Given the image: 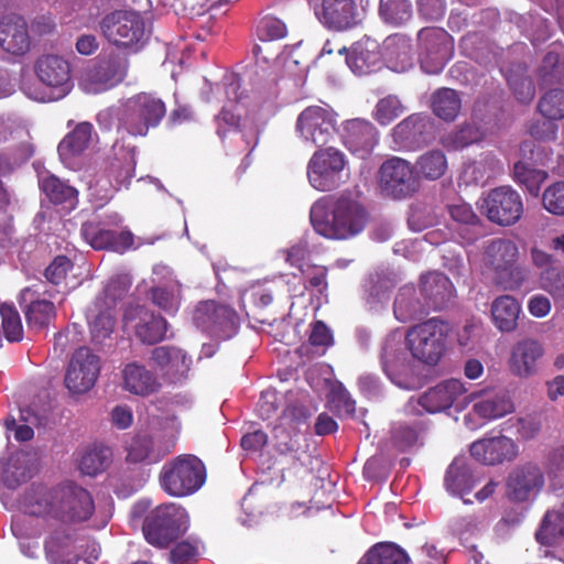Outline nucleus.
<instances>
[{
	"label": "nucleus",
	"mask_w": 564,
	"mask_h": 564,
	"mask_svg": "<svg viewBox=\"0 0 564 564\" xmlns=\"http://www.w3.org/2000/svg\"><path fill=\"white\" fill-rule=\"evenodd\" d=\"M315 15L324 26L335 31L352 29L362 20L355 0H322L315 8Z\"/></svg>",
	"instance_id": "nucleus-20"
},
{
	"label": "nucleus",
	"mask_w": 564,
	"mask_h": 564,
	"mask_svg": "<svg viewBox=\"0 0 564 564\" xmlns=\"http://www.w3.org/2000/svg\"><path fill=\"white\" fill-rule=\"evenodd\" d=\"M404 112V107L395 96H387L380 99L372 112L373 119L382 124L387 126L394 119L400 117Z\"/></svg>",
	"instance_id": "nucleus-54"
},
{
	"label": "nucleus",
	"mask_w": 564,
	"mask_h": 564,
	"mask_svg": "<svg viewBox=\"0 0 564 564\" xmlns=\"http://www.w3.org/2000/svg\"><path fill=\"white\" fill-rule=\"evenodd\" d=\"M308 340L313 347L321 348L324 352L326 348L333 345V334L323 322L317 321L312 324Z\"/></svg>",
	"instance_id": "nucleus-62"
},
{
	"label": "nucleus",
	"mask_w": 564,
	"mask_h": 564,
	"mask_svg": "<svg viewBox=\"0 0 564 564\" xmlns=\"http://www.w3.org/2000/svg\"><path fill=\"white\" fill-rule=\"evenodd\" d=\"M419 61L426 74H438L452 57L453 40L443 29L425 28L417 34Z\"/></svg>",
	"instance_id": "nucleus-12"
},
{
	"label": "nucleus",
	"mask_w": 564,
	"mask_h": 564,
	"mask_svg": "<svg viewBox=\"0 0 564 564\" xmlns=\"http://www.w3.org/2000/svg\"><path fill=\"white\" fill-rule=\"evenodd\" d=\"M337 120V113L329 106H310L299 113L295 133L305 145L323 147L336 134Z\"/></svg>",
	"instance_id": "nucleus-11"
},
{
	"label": "nucleus",
	"mask_w": 564,
	"mask_h": 564,
	"mask_svg": "<svg viewBox=\"0 0 564 564\" xmlns=\"http://www.w3.org/2000/svg\"><path fill=\"white\" fill-rule=\"evenodd\" d=\"M0 46L8 53L23 55L30 48L26 22L19 15L10 14L0 20Z\"/></svg>",
	"instance_id": "nucleus-32"
},
{
	"label": "nucleus",
	"mask_w": 564,
	"mask_h": 564,
	"mask_svg": "<svg viewBox=\"0 0 564 564\" xmlns=\"http://www.w3.org/2000/svg\"><path fill=\"white\" fill-rule=\"evenodd\" d=\"M165 115L164 102L147 93L135 95L120 106L102 110L98 113V122L110 129L117 121L118 129L132 135H145L151 127H155Z\"/></svg>",
	"instance_id": "nucleus-4"
},
{
	"label": "nucleus",
	"mask_w": 564,
	"mask_h": 564,
	"mask_svg": "<svg viewBox=\"0 0 564 564\" xmlns=\"http://www.w3.org/2000/svg\"><path fill=\"white\" fill-rule=\"evenodd\" d=\"M2 329L9 341H19L23 337V326L19 312L13 304L0 302Z\"/></svg>",
	"instance_id": "nucleus-53"
},
{
	"label": "nucleus",
	"mask_w": 564,
	"mask_h": 564,
	"mask_svg": "<svg viewBox=\"0 0 564 564\" xmlns=\"http://www.w3.org/2000/svg\"><path fill=\"white\" fill-rule=\"evenodd\" d=\"M448 325L430 318L410 327L406 332L397 328L383 339L380 364L390 381L404 390L421 386L420 365L435 366L445 350Z\"/></svg>",
	"instance_id": "nucleus-1"
},
{
	"label": "nucleus",
	"mask_w": 564,
	"mask_h": 564,
	"mask_svg": "<svg viewBox=\"0 0 564 564\" xmlns=\"http://www.w3.org/2000/svg\"><path fill=\"white\" fill-rule=\"evenodd\" d=\"M466 391L467 389L460 380L449 379L430 388L420 395L415 403L429 413L443 412L453 405L456 406V410L460 411L464 409L465 402H460L459 397ZM413 404L414 400L411 399L406 406L408 411H411Z\"/></svg>",
	"instance_id": "nucleus-17"
},
{
	"label": "nucleus",
	"mask_w": 564,
	"mask_h": 564,
	"mask_svg": "<svg viewBox=\"0 0 564 564\" xmlns=\"http://www.w3.org/2000/svg\"><path fill=\"white\" fill-rule=\"evenodd\" d=\"M544 208L554 215H564V182L549 186L542 197Z\"/></svg>",
	"instance_id": "nucleus-59"
},
{
	"label": "nucleus",
	"mask_w": 564,
	"mask_h": 564,
	"mask_svg": "<svg viewBox=\"0 0 564 564\" xmlns=\"http://www.w3.org/2000/svg\"><path fill=\"white\" fill-rule=\"evenodd\" d=\"M40 185L46 196L55 204H75L77 191L54 175L42 176Z\"/></svg>",
	"instance_id": "nucleus-48"
},
{
	"label": "nucleus",
	"mask_w": 564,
	"mask_h": 564,
	"mask_svg": "<svg viewBox=\"0 0 564 564\" xmlns=\"http://www.w3.org/2000/svg\"><path fill=\"white\" fill-rule=\"evenodd\" d=\"M481 138L482 133L476 126L466 124L448 134L443 140V144L448 149L458 150L479 141Z\"/></svg>",
	"instance_id": "nucleus-56"
},
{
	"label": "nucleus",
	"mask_w": 564,
	"mask_h": 564,
	"mask_svg": "<svg viewBox=\"0 0 564 564\" xmlns=\"http://www.w3.org/2000/svg\"><path fill=\"white\" fill-rule=\"evenodd\" d=\"M188 522V514L184 508L175 503H166L147 514L142 531L150 544L165 547L185 533Z\"/></svg>",
	"instance_id": "nucleus-7"
},
{
	"label": "nucleus",
	"mask_w": 564,
	"mask_h": 564,
	"mask_svg": "<svg viewBox=\"0 0 564 564\" xmlns=\"http://www.w3.org/2000/svg\"><path fill=\"white\" fill-rule=\"evenodd\" d=\"M477 480L463 459H455L447 469L445 486L452 495L459 496L465 503H471L464 496L471 491Z\"/></svg>",
	"instance_id": "nucleus-42"
},
{
	"label": "nucleus",
	"mask_w": 564,
	"mask_h": 564,
	"mask_svg": "<svg viewBox=\"0 0 564 564\" xmlns=\"http://www.w3.org/2000/svg\"><path fill=\"white\" fill-rule=\"evenodd\" d=\"M82 236L94 249H111L116 252H124L132 246L133 237L130 231L116 232L101 228L95 223H85L82 227Z\"/></svg>",
	"instance_id": "nucleus-31"
},
{
	"label": "nucleus",
	"mask_w": 564,
	"mask_h": 564,
	"mask_svg": "<svg viewBox=\"0 0 564 564\" xmlns=\"http://www.w3.org/2000/svg\"><path fill=\"white\" fill-rule=\"evenodd\" d=\"M111 452L105 446H94L85 449L78 460L83 474L95 476L106 469L110 462Z\"/></svg>",
	"instance_id": "nucleus-47"
},
{
	"label": "nucleus",
	"mask_w": 564,
	"mask_h": 564,
	"mask_svg": "<svg viewBox=\"0 0 564 564\" xmlns=\"http://www.w3.org/2000/svg\"><path fill=\"white\" fill-rule=\"evenodd\" d=\"M404 551L393 543H378L372 546L358 564H408Z\"/></svg>",
	"instance_id": "nucleus-44"
},
{
	"label": "nucleus",
	"mask_w": 564,
	"mask_h": 564,
	"mask_svg": "<svg viewBox=\"0 0 564 564\" xmlns=\"http://www.w3.org/2000/svg\"><path fill=\"white\" fill-rule=\"evenodd\" d=\"M343 139L350 151L364 156L376 145L377 131L367 120L351 119L343 126Z\"/></svg>",
	"instance_id": "nucleus-34"
},
{
	"label": "nucleus",
	"mask_w": 564,
	"mask_h": 564,
	"mask_svg": "<svg viewBox=\"0 0 564 564\" xmlns=\"http://www.w3.org/2000/svg\"><path fill=\"white\" fill-rule=\"evenodd\" d=\"M379 185L387 196L402 199L416 193L420 182L409 161L392 156L386 160L379 169Z\"/></svg>",
	"instance_id": "nucleus-13"
},
{
	"label": "nucleus",
	"mask_w": 564,
	"mask_h": 564,
	"mask_svg": "<svg viewBox=\"0 0 564 564\" xmlns=\"http://www.w3.org/2000/svg\"><path fill=\"white\" fill-rule=\"evenodd\" d=\"M378 43L366 39L357 42L346 57V64L356 75H364L375 70L380 64Z\"/></svg>",
	"instance_id": "nucleus-39"
},
{
	"label": "nucleus",
	"mask_w": 564,
	"mask_h": 564,
	"mask_svg": "<svg viewBox=\"0 0 564 564\" xmlns=\"http://www.w3.org/2000/svg\"><path fill=\"white\" fill-rule=\"evenodd\" d=\"M123 328L149 345L163 340L167 330L166 321L143 306L129 307L126 311Z\"/></svg>",
	"instance_id": "nucleus-19"
},
{
	"label": "nucleus",
	"mask_w": 564,
	"mask_h": 564,
	"mask_svg": "<svg viewBox=\"0 0 564 564\" xmlns=\"http://www.w3.org/2000/svg\"><path fill=\"white\" fill-rule=\"evenodd\" d=\"M513 174L516 182L523 185L533 196L539 195L540 187L547 177L544 171L532 169L523 162L514 164Z\"/></svg>",
	"instance_id": "nucleus-52"
},
{
	"label": "nucleus",
	"mask_w": 564,
	"mask_h": 564,
	"mask_svg": "<svg viewBox=\"0 0 564 564\" xmlns=\"http://www.w3.org/2000/svg\"><path fill=\"white\" fill-rule=\"evenodd\" d=\"M310 219L318 235L328 239L346 240L365 229L368 216L358 200L340 195L317 199L311 207Z\"/></svg>",
	"instance_id": "nucleus-3"
},
{
	"label": "nucleus",
	"mask_w": 564,
	"mask_h": 564,
	"mask_svg": "<svg viewBox=\"0 0 564 564\" xmlns=\"http://www.w3.org/2000/svg\"><path fill=\"white\" fill-rule=\"evenodd\" d=\"M121 384L123 390L139 397H149L161 389L158 377L137 361L128 362L122 367Z\"/></svg>",
	"instance_id": "nucleus-30"
},
{
	"label": "nucleus",
	"mask_w": 564,
	"mask_h": 564,
	"mask_svg": "<svg viewBox=\"0 0 564 564\" xmlns=\"http://www.w3.org/2000/svg\"><path fill=\"white\" fill-rule=\"evenodd\" d=\"M544 486V475L534 464H527L513 470L508 479L509 496L517 501L534 499Z\"/></svg>",
	"instance_id": "nucleus-25"
},
{
	"label": "nucleus",
	"mask_w": 564,
	"mask_h": 564,
	"mask_svg": "<svg viewBox=\"0 0 564 564\" xmlns=\"http://www.w3.org/2000/svg\"><path fill=\"white\" fill-rule=\"evenodd\" d=\"M482 208L492 223L510 226L520 219L523 213V203L519 193L513 188L500 186L487 195Z\"/></svg>",
	"instance_id": "nucleus-16"
},
{
	"label": "nucleus",
	"mask_w": 564,
	"mask_h": 564,
	"mask_svg": "<svg viewBox=\"0 0 564 564\" xmlns=\"http://www.w3.org/2000/svg\"><path fill=\"white\" fill-rule=\"evenodd\" d=\"M72 268V262L64 256L56 257L45 270V278L53 284H59Z\"/></svg>",
	"instance_id": "nucleus-63"
},
{
	"label": "nucleus",
	"mask_w": 564,
	"mask_h": 564,
	"mask_svg": "<svg viewBox=\"0 0 564 564\" xmlns=\"http://www.w3.org/2000/svg\"><path fill=\"white\" fill-rule=\"evenodd\" d=\"M433 129L427 116L414 113L405 118L392 130V137L399 148L410 149L427 141Z\"/></svg>",
	"instance_id": "nucleus-29"
},
{
	"label": "nucleus",
	"mask_w": 564,
	"mask_h": 564,
	"mask_svg": "<svg viewBox=\"0 0 564 564\" xmlns=\"http://www.w3.org/2000/svg\"><path fill=\"white\" fill-rule=\"evenodd\" d=\"M286 35V26L283 21L265 17L260 20L257 26V36L262 42L275 41Z\"/></svg>",
	"instance_id": "nucleus-58"
},
{
	"label": "nucleus",
	"mask_w": 564,
	"mask_h": 564,
	"mask_svg": "<svg viewBox=\"0 0 564 564\" xmlns=\"http://www.w3.org/2000/svg\"><path fill=\"white\" fill-rule=\"evenodd\" d=\"M54 314V305L45 300L32 302L25 311L29 326L35 329L46 326Z\"/></svg>",
	"instance_id": "nucleus-55"
},
{
	"label": "nucleus",
	"mask_w": 564,
	"mask_h": 564,
	"mask_svg": "<svg viewBox=\"0 0 564 564\" xmlns=\"http://www.w3.org/2000/svg\"><path fill=\"white\" fill-rule=\"evenodd\" d=\"M448 212H449L451 218L455 223H457L462 226L468 227L465 229L467 236H465L463 232L459 234L462 236V238L464 240H466V242L474 241L477 238V236L480 234V231L477 230L478 217L474 213L470 205H468L467 203L453 204L448 207Z\"/></svg>",
	"instance_id": "nucleus-49"
},
{
	"label": "nucleus",
	"mask_w": 564,
	"mask_h": 564,
	"mask_svg": "<svg viewBox=\"0 0 564 564\" xmlns=\"http://www.w3.org/2000/svg\"><path fill=\"white\" fill-rule=\"evenodd\" d=\"M473 403L471 410L465 415V425L476 430L485 423L502 417L513 411L512 401L494 389H481L466 397Z\"/></svg>",
	"instance_id": "nucleus-14"
},
{
	"label": "nucleus",
	"mask_w": 564,
	"mask_h": 564,
	"mask_svg": "<svg viewBox=\"0 0 564 564\" xmlns=\"http://www.w3.org/2000/svg\"><path fill=\"white\" fill-rule=\"evenodd\" d=\"M328 403L330 409L338 414H351L355 411V401L351 400L348 391L340 382L332 383Z\"/></svg>",
	"instance_id": "nucleus-57"
},
{
	"label": "nucleus",
	"mask_w": 564,
	"mask_h": 564,
	"mask_svg": "<svg viewBox=\"0 0 564 564\" xmlns=\"http://www.w3.org/2000/svg\"><path fill=\"white\" fill-rule=\"evenodd\" d=\"M508 83L519 101L530 102L533 99L534 86L529 78H518L510 76L508 77Z\"/></svg>",
	"instance_id": "nucleus-64"
},
{
	"label": "nucleus",
	"mask_w": 564,
	"mask_h": 564,
	"mask_svg": "<svg viewBox=\"0 0 564 564\" xmlns=\"http://www.w3.org/2000/svg\"><path fill=\"white\" fill-rule=\"evenodd\" d=\"M172 444L156 443L152 436L135 435L127 446V460L131 463H158L170 451Z\"/></svg>",
	"instance_id": "nucleus-37"
},
{
	"label": "nucleus",
	"mask_w": 564,
	"mask_h": 564,
	"mask_svg": "<svg viewBox=\"0 0 564 564\" xmlns=\"http://www.w3.org/2000/svg\"><path fill=\"white\" fill-rule=\"evenodd\" d=\"M470 455L485 465L500 464L516 457L517 445L503 435L484 437L470 445Z\"/></svg>",
	"instance_id": "nucleus-27"
},
{
	"label": "nucleus",
	"mask_w": 564,
	"mask_h": 564,
	"mask_svg": "<svg viewBox=\"0 0 564 564\" xmlns=\"http://www.w3.org/2000/svg\"><path fill=\"white\" fill-rule=\"evenodd\" d=\"M447 159L441 150H430L421 154L414 165V173L420 178L436 181L441 178L447 170Z\"/></svg>",
	"instance_id": "nucleus-43"
},
{
	"label": "nucleus",
	"mask_w": 564,
	"mask_h": 564,
	"mask_svg": "<svg viewBox=\"0 0 564 564\" xmlns=\"http://www.w3.org/2000/svg\"><path fill=\"white\" fill-rule=\"evenodd\" d=\"M544 354L545 349L540 340L532 337L522 338L510 348L507 360L508 369L517 378H531L538 373L539 361Z\"/></svg>",
	"instance_id": "nucleus-21"
},
{
	"label": "nucleus",
	"mask_w": 564,
	"mask_h": 564,
	"mask_svg": "<svg viewBox=\"0 0 564 564\" xmlns=\"http://www.w3.org/2000/svg\"><path fill=\"white\" fill-rule=\"evenodd\" d=\"M30 477L29 457L14 453L0 459V499L4 501L7 489H15ZM6 505V502H3Z\"/></svg>",
	"instance_id": "nucleus-36"
},
{
	"label": "nucleus",
	"mask_w": 564,
	"mask_h": 564,
	"mask_svg": "<svg viewBox=\"0 0 564 564\" xmlns=\"http://www.w3.org/2000/svg\"><path fill=\"white\" fill-rule=\"evenodd\" d=\"M128 285L127 278L119 282L111 281L87 308L86 319L95 344H102L113 333L117 325V300L128 290Z\"/></svg>",
	"instance_id": "nucleus-8"
},
{
	"label": "nucleus",
	"mask_w": 564,
	"mask_h": 564,
	"mask_svg": "<svg viewBox=\"0 0 564 564\" xmlns=\"http://www.w3.org/2000/svg\"><path fill=\"white\" fill-rule=\"evenodd\" d=\"M540 112L549 120L533 124L530 133L538 140H552L556 135V124L552 120L564 117V90L552 89L539 102Z\"/></svg>",
	"instance_id": "nucleus-26"
},
{
	"label": "nucleus",
	"mask_w": 564,
	"mask_h": 564,
	"mask_svg": "<svg viewBox=\"0 0 564 564\" xmlns=\"http://www.w3.org/2000/svg\"><path fill=\"white\" fill-rule=\"evenodd\" d=\"M460 107V97L454 89L442 88L433 95V111L443 120H454L457 117Z\"/></svg>",
	"instance_id": "nucleus-45"
},
{
	"label": "nucleus",
	"mask_w": 564,
	"mask_h": 564,
	"mask_svg": "<svg viewBox=\"0 0 564 564\" xmlns=\"http://www.w3.org/2000/svg\"><path fill=\"white\" fill-rule=\"evenodd\" d=\"M392 440L399 449L404 451L417 443L419 431L412 426L399 424L392 430Z\"/></svg>",
	"instance_id": "nucleus-61"
},
{
	"label": "nucleus",
	"mask_w": 564,
	"mask_h": 564,
	"mask_svg": "<svg viewBox=\"0 0 564 564\" xmlns=\"http://www.w3.org/2000/svg\"><path fill=\"white\" fill-rule=\"evenodd\" d=\"M93 126L82 122L75 127L58 144V155L65 166L76 170L79 159L89 148L93 140Z\"/></svg>",
	"instance_id": "nucleus-28"
},
{
	"label": "nucleus",
	"mask_w": 564,
	"mask_h": 564,
	"mask_svg": "<svg viewBox=\"0 0 564 564\" xmlns=\"http://www.w3.org/2000/svg\"><path fill=\"white\" fill-rule=\"evenodd\" d=\"M420 293L433 310L443 308L454 295L451 280L440 272H429L421 275Z\"/></svg>",
	"instance_id": "nucleus-35"
},
{
	"label": "nucleus",
	"mask_w": 564,
	"mask_h": 564,
	"mask_svg": "<svg viewBox=\"0 0 564 564\" xmlns=\"http://www.w3.org/2000/svg\"><path fill=\"white\" fill-rule=\"evenodd\" d=\"M34 72L45 90L24 83L22 90L30 99L41 102L59 100L73 88L69 64L59 56L40 57L34 65Z\"/></svg>",
	"instance_id": "nucleus-6"
},
{
	"label": "nucleus",
	"mask_w": 564,
	"mask_h": 564,
	"mask_svg": "<svg viewBox=\"0 0 564 564\" xmlns=\"http://www.w3.org/2000/svg\"><path fill=\"white\" fill-rule=\"evenodd\" d=\"M101 361L88 347H80L72 355L66 373L65 386L72 394L90 391L100 373Z\"/></svg>",
	"instance_id": "nucleus-15"
},
{
	"label": "nucleus",
	"mask_w": 564,
	"mask_h": 564,
	"mask_svg": "<svg viewBox=\"0 0 564 564\" xmlns=\"http://www.w3.org/2000/svg\"><path fill=\"white\" fill-rule=\"evenodd\" d=\"M161 486L174 497L196 492L205 482V467L194 455H180L165 464L160 475Z\"/></svg>",
	"instance_id": "nucleus-9"
},
{
	"label": "nucleus",
	"mask_w": 564,
	"mask_h": 564,
	"mask_svg": "<svg viewBox=\"0 0 564 564\" xmlns=\"http://www.w3.org/2000/svg\"><path fill=\"white\" fill-rule=\"evenodd\" d=\"M152 301L167 314L176 313L181 302L178 283L170 279L165 288H154L152 290Z\"/></svg>",
	"instance_id": "nucleus-51"
},
{
	"label": "nucleus",
	"mask_w": 564,
	"mask_h": 564,
	"mask_svg": "<svg viewBox=\"0 0 564 564\" xmlns=\"http://www.w3.org/2000/svg\"><path fill=\"white\" fill-rule=\"evenodd\" d=\"M127 66L123 61L110 59L86 70L80 80V87L88 94H99L119 84L126 75Z\"/></svg>",
	"instance_id": "nucleus-24"
},
{
	"label": "nucleus",
	"mask_w": 564,
	"mask_h": 564,
	"mask_svg": "<svg viewBox=\"0 0 564 564\" xmlns=\"http://www.w3.org/2000/svg\"><path fill=\"white\" fill-rule=\"evenodd\" d=\"M430 308L413 285H404L397 294L393 312L399 322L406 323L425 314Z\"/></svg>",
	"instance_id": "nucleus-38"
},
{
	"label": "nucleus",
	"mask_w": 564,
	"mask_h": 564,
	"mask_svg": "<svg viewBox=\"0 0 564 564\" xmlns=\"http://www.w3.org/2000/svg\"><path fill=\"white\" fill-rule=\"evenodd\" d=\"M151 360L155 368L172 381L181 380L189 370L191 358L180 348L160 346L152 350Z\"/></svg>",
	"instance_id": "nucleus-33"
},
{
	"label": "nucleus",
	"mask_w": 564,
	"mask_h": 564,
	"mask_svg": "<svg viewBox=\"0 0 564 564\" xmlns=\"http://www.w3.org/2000/svg\"><path fill=\"white\" fill-rule=\"evenodd\" d=\"M61 491L62 485L54 488L34 486L25 492L20 502L23 514L14 517L11 524L24 555L35 557L39 551L36 538L42 525L59 521Z\"/></svg>",
	"instance_id": "nucleus-2"
},
{
	"label": "nucleus",
	"mask_w": 564,
	"mask_h": 564,
	"mask_svg": "<svg viewBox=\"0 0 564 564\" xmlns=\"http://www.w3.org/2000/svg\"><path fill=\"white\" fill-rule=\"evenodd\" d=\"M521 303L511 295H501L491 304L494 325L502 333H511L518 326Z\"/></svg>",
	"instance_id": "nucleus-40"
},
{
	"label": "nucleus",
	"mask_w": 564,
	"mask_h": 564,
	"mask_svg": "<svg viewBox=\"0 0 564 564\" xmlns=\"http://www.w3.org/2000/svg\"><path fill=\"white\" fill-rule=\"evenodd\" d=\"M541 288L553 297L564 296V270L551 269L541 274Z\"/></svg>",
	"instance_id": "nucleus-60"
},
{
	"label": "nucleus",
	"mask_w": 564,
	"mask_h": 564,
	"mask_svg": "<svg viewBox=\"0 0 564 564\" xmlns=\"http://www.w3.org/2000/svg\"><path fill=\"white\" fill-rule=\"evenodd\" d=\"M519 256V248L511 239L496 238L485 243L484 263L503 290L517 291L529 280L530 271L518 264Z\"/></svg>",
	"instance_id": "nucleus-5"
},
{
	"label": "nucleus",
	"mask_w": 564,
	"mask_h": 564,
	"mask_svg": "<svg viewBox=\"0 0 564 564\" xmlns=\"http://www.w3.org/2000/svg\"><path fill=\"white\" fill-rule=\"evenodd\" d=\"M95 510L89 491L73 482L62 485L61 518L63 522H83L88 520Z\"/></svg>",
	"instance_id": "nucleus-23"
},
{
	"label": "nucleus",
	"mask_w": 564,
	"mask_h": 564,
	"mask_svg": "<svg viewBox=\"0 0 564 564\" xmlns=\"http://www.w3.org/2000/svg\"><path fill=\"white\" fill-rule=\"evenodd\" d=\"M541 544L553 545L564 539V512L549 511L535 534Z\"/></svg>",
	"instance_id": "nucleus-46"
},
{
	"label": "nucleus",
	"mask_w": 564,
	"mask_h": 564,
	"mask_svg": "<svg viewBox=\"0 0 564 564\" xmlns=\"http://www.w3.org/2000/svg\"><path fill=\"white\" fill-rule=\"evenodd\" d=\"M386 58L390 69L402 73L413 66L414 58L410 40L403 34H394L384 41Z\"/></svg>",
	"instance_id": "nucleus-41"
},
{
	"label": "nucleus",
	"mask_w": 564,
	"mask_h": 564,
	"mask_svg": "<svg viewBox=\"0 0 564 564\" xmlns=\"http://www.w3.org/2000/svg\"><path fill=\"white\" fill-rule=\"evenodd\" d=\"M306 173L311 186L321 192L337 188L349 176L346 156L335 148L317 150L307 163Z\"/></svg>",
	"instance_id": "nucleus-10"
},
{
	"label": "nucleus",
	"mask_w": 564,
	"mask_h": 564,
	"mask_svg": "<svg viewBox=\"0 0 564 564\" xmlns=\"http://www.w3.org/2000/svg\"><path fill=\"white\" fill-rule=\"evenodd\" d=\"M193 319L197 327L219 338H229L237 327L234 310L214 301L199 303Z\"/></svg>",
	"instance_id": "nucleus-18"
},
{
	"label": "nucleus",
	"mask_w": 564,
	"mask_h": 564,
	"mask_svg": "<svg viewBox=\"0 0 564 564\" xmlns=\"http://www.w3.org/2000/svg\"><path fill=\"white\" fill-rule=\"evenodd\" d=\"M381 18L390 24L401 25L412 17V6L409 0H380Z\"/></svg>",
	"instance_id": "nucleus-50"
},
{
	"label": "nucleus",
	"mask_w": 564,
	"mask_h": 564,
	"mask_svg": "<svg viewBox=\"0 0 564 564\" xmlns=\"http://www.w3.org/2000/svg\"><path fill=\"white\" fill-rule=\"evenodd\" d=\"M45 555L51 564H94L98 558V549L91 546L88 557L75 553L73 536L65 530L53 531L45 540Z\"/></svg>",
	"instance_id": "nucleus-22"
}]
</instances>
